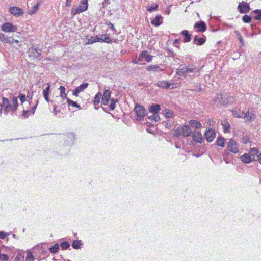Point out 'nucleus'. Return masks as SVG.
Segmentation results:
<instances>
[{
	"mask_svg": "<svg viewBox=\"0 0 261 261\" xmlns=\"http://www.w3.org/2000/svg\"><path fill=\"white\" fill-rule=\"evenodd\" d=\"M199 69L193 66H185L180 65L179 67L176 70V74L178 75L186 77L188 73L198 72Z\"/></svg>",
	"mask_w": 261,
	"mask_h": 261,
	"instance_id": "f257e3e1",
	"label": "nucleus"
},
{
	"mask_svg": "<svg viewBox=\"0 0 261 261\" xmlns=\"http://www.w3.org/2000/svg\"><path fill=\"white\" fill-rule=\"evenodd\" d=\"M11 103L9 100L5 97L2 98V103H0V116H2V111L4 109V113L7 115L10 110Z\"/></svg>",
	"mask_w": 261,
	"mask_h": 261,
	"instance_id": "f03ea898",
	"label": "nucleus"
},
{
	"mask_svg": "<svg viewBox=\"0 0 261 261\" xmlns=\"http://www.w3.org/2000/svg\"><path fill=\"white\" fill-rule=\"evenodd\" d=\"M1 30L5 32H14L17 31V27L10 22H6L1 25Z\"/></svg>",
	"mask_w": 261,
	"mask_h": 261,
	"instance_id": "7ed1b4c3",
	"label": "nucleus"
},
{
	"mask_svg": "<svg viewBox=\"0 0 261 261\" xmlns=\"http://www.w3.org/2000/svg\"><path fill=\"white\" fill-rule=\"evenodd\" d=\"M28 54L30 57L34 59H40L41 55V50L40 49H37L34 47H31L28 50Z\"/></svg>",
	"mask_w": 261,
	"mask_h": 261,
	"instance_id": "20e7f679",
	"label": "nucleus"
},
{
	"mask_svg": "<svg viewBox=\"0 0 261 261\" xmlns=\"http://www.w3.org/2000/svg\"><path fill=\"white\" fill-rule=\"evenodd\" d=\"M237 9L241 13H247L251 10L249 5L245 2L240 3Z\"/></svg>",
	"mask_w": 261,
	"mask_h": 261,
	"instance_id": "39448f33",
	"label": "nucleus"
},
{
	"mask_svg": "<svg viewBox=\"0 0 261 261\" xmlns=\"http://www.w3.org/2000/svg\"><path fill=\"white\" fill-rule=\"evenodd\" d=\"M244 119L246 121H252L256 118V113L255 111L252 108H249L247 112L245 113Z\"/></svg>",
	"mask_w": 261,
	"mask_h": 261,
	"instance_id": "423d86ee",
	"label": "nucleus"
},
{
	"mask_svg": "<svg viewBox=\"0 0 261 261\" xmlns=\"http://www.w3.org/2000/svg\"><path fill=\"white\" fill-rule=\"evenodd\" d=\"M228 150L232 153H236L239 152V149L237 143L232 139H230L227 143Z\"/></svg>",
	"mask_w": 261,
	"mask_h": 261,
	"instance_id": "0eeeda50",
	"label": "nucleus"
},
{
	"mask_svg": "<svg viewBox=\"0 0 261 261\" xmlns=\"http://www.w3.org/2000/svg\"><path fill=\"white\" fill-rule=\"evenodd\" d=\"M134 112L136 116L140 118H143L146 115L144 107L138 104L136 105L134 108Z\"/></svg>",
	"mask_w": 261,
	"mask_h": 261,
	"instance_id": "6e6552de",
	"label": "nucleus"
},
{
	"mask_svg": "<svg viewBox=\"0 0 261 261\" xmlns=\"http://www.w3.org/2000/svg\"><path fill=\"white\" fill-rule=\"evenodd\" d=\"M205 139L209 142H212L216 137V133L214 129H208L204 134Z\"/></svg>",
	"mask_w": 261,
	"mask_h": 261,
	"instance_id": "1a4fd4ad",
	"label": "nucleus"
},
{
	"mask_svg": "<svg viewBox=\"0 0 261 261\" xmlns=\"http://www.w3.org/2000/svg\"><path fill=\"white\" fill-rule=\"evenodd\" d=\"M101 102L103 105L107 106L109 104L110 97H111V92L109 90H106L103 94L102 95Z\"/></svg>",
	"mask_w": 261,
	"mask_h": 261,
	"instance_id": "9d476101",
	"label": "nucleus"
},
{
	"mask_svg": "<svg viewBox=\"0 0 261 261\" xmlns=\"http://www.w3.org/2000/svg\"><path fill=\"white\" fill-rule=\"evenodd\" d=\"M9 11L13 15L16 16H21L23 14V11L21 8L15 6L10 7Z\"/></svg>",
	"mask_w": 261,
	"mask_h": 261,
	"instance_id": "9b49d317",
	"label": "nucleus"
},
{
	"mask_svg": "<svg viewBox=\"0 0 261 261\" xmlns=\"http://www.w3.org/2000/svg\"><path fill=\"white\" fill-rule=\"evenodd\" d=\"M88 85V83H85L76 87L73 91V95L75 96H77L80 92L84 91L87 88Z\"/></svg>",
	"mask_w": 261,
	"mask_h": 261,
	"instance_id": "f8f14e48",
	"label": "nucleus"
},
{
	"mask_svg": "<svg viewBox=\"0 0 261 261\" xmlns=\"http://www.w3.org/2000/svg\"><path fill=\"white\" fill-rule=\"evenodd\" d=\"M258 150L256 148H253L251 149L250 151V155L252 156V158L254 161H258L259 162V159L261 157V152L258 154Z\"/></svg>",
	"mask_w": 261,
	"mask_h": 261,
	"instance_id": "ddd939ff",
	"label": "nucleus"
},
{
	"mask_svg": "<svg viewBox=\"0 0 261 261\" xmlns=\"http://www.w3.org/2000/svg\"><path fill=\"white\" fill-rule=\"evenodd\" d=\"M194 27L197 28L198 32H204L206 30V25L204 21L197 22Z\"/></svg>",
	"mask_w": 261,
	"mask_h": 261,
	"instance_id": "4468645a",
	"label": "nucleus"
},
{
	"mask_svg": "<svg viewBox=\"0 0 261 261\" xmlns=\"http://www.w3.org/2000/svg\"><path fill=\"white\" fill-rule=\"evenodd\" d=\"M162 17L161 15H157L151 21V24L158 27L163 23Z\"/></svg>",
	"mask_w": 261,
	"mask_h": 261,
	"instance_id": "2eb2a0df",
	"label": "nucleus"
},
{
	"mask_svg": "<svg viewBox=\"0 0 261 261\" xmlns=\"http://www.w3.org/2000/svg\"><path fill=\"white\" fill-rule=\"evenodd\" d=\"M193 140L197 142L200 143L202 140V136L201 134L197 131H195L192 134Z\"/></svg>",
	"mask_w": 261,
	"mask_h": 261,
	"instance_id": "dca6fc26",
	"label": "nucleus"
},
{
	"mask_svg": "<svg viewBox=\"0 0 261 261\" xmlns=\"http://www.w3.org/2000/svg\"><path fill=\"white\" fill-rule=\"evenodd\" d=\"M12 102L10 106V110L14 112L17 109L18 103V99L17 97H13L12 99Z\"/></svg>",
	"mask_w": 261,
	"mask_h": 261,
	"instance_id": "f3484780",
	"label": "nucleus"
},
{
	"mask_svg": "<svg viewBox=\"0 0 261 261\" xmlns=\"http://www.w3.org/2000/svg\"><path fill=\"white\" fill-rule=\"evenodd\" d=\"M162 65H152L147 67L146 70L147 71H163L164 69L161 68Z\"/></svg>",
	"mask_w": 261,
	"mask_h": 261,
	"instance_id": "a211bd4d",
	"label": "nucleus"
},
{
	"mask_svg": "<svg viewBox=\"0 0 261 261\" xmlns=\"http://www.w3.org/2000/svg\"><path fill=\"white\" fill-rule=\"evenodd\" d=\"M182 134L184 137H188L191 134V130L188 125H184L181 128Z\"/></svg>",
	"mask_w": 261,
	"mask_h": 261,
	"instance_id": "6ab92c4d",
	"label": "nucleus"
},
{
	"mask_svg": "<svg viewBox=\"0 0 261 261\" xmlns=\"http://www.w3.org/2000/svg\"><path fill=\"white\" fill-rule=\"evenodd\" d=\"M224 95L221 94H217L216 96L214 98L213 100L218 104L221 105H224Z\"/></svg>",
	"mask_w": 261,
	"mask_h": 261,
	"instance_id": "aec40b11",
	"label": "nucleus"
},
{
	"mask_svg": "<svg viewBox=\"0 0 261 261\" xmlns=\"http://www.w3.org/2000/svg\"><path fill=\"white\" fill-rule=\"evenodd\" d=\"M147 53V50H143L140 54V56L141 58H145L146 61L149 62L152 61L153 56L148 55Z\"/></svg>",
	"mask_w": 261,
	"mask_h": 261,
	"instance_id": "412c9836",
	"label": "nucleus"
},
{
	"mask_svg": "<svg viewBox=\"0 0 261 261\" xmlns=\"http://www.w3.org/2000/svg\"><path fill=\"white\" fill-rule=\"evenodd\" d=\"M241 160L245 163H250L253 159L252 158V156H250L248 154H244L240 157Z\"/></svg>",
	"mask_w": 261,
	"mask_h": 261,
	"instance_id": "4be33fe9",
	"label": "nucleus"
},
{
	"mask_svg": "<svg viewBox=\"0 0 261 261\" xmlns=\"http://www.w3.org/2000/svg\"><path fill=\"white\" fill-rule=\"evenodd\" d=\"M0 40L4 43H13V41H14V39H13L11 40L10 38H9L6 35L0 33Z\"/></svg>",
	"mask_w": 261,
	"mask_h": 261,
	"instance_id": "5701e85b",
	"label": "nucleus"
},
{
	"mask_svg": "<svg viewBox=\"0 0 261 261\" xmlns=\"http://www.w3.org/2000/svg\"><path fill=\"white\" fill-rule=\"evenodd\" d=\"M50 85L48 83L47 84V87L43 89V96L45 98V99L46 100V101L49 102V91H50Z\"/></svg>",
	"mask_w": 261,
	"mask_h": 261,
	"instance_id": "b1692460",
	"label": "nucleus"
},
{
	"mask_svg": "<svg viewBox=\"0 0 261 261\" xmlns=\"http://www.w3.org/2000/svg\"><path fill=\"white\" fill-rule=\"evenodd\" d=\"M181 34L184 36V42H189L190 41L192 35L189 33L188 31L183 30L181 32Z\"/></svg>",
	"mask_w": 261,
	"mask_h": 261,
	"instance_id": "393cba45",
	"label": "nucleus"
},
{
	"mask_svg": "<svg viewBox=\"0 0 261 261\" xmlns=\"http://www.w3.org/2000/svg\"><path fill=\"white\" fill-rule=\"evenodd\" d=\"M160 109V106L159 105L152 104L149 108V112L153 114H157Z\"/></svg>",
	"mask_w": 261,
	"mask_h": 261,
	"instance_id": "a878e982",
	"label": "nucleus"
},
{
	"mask_svg": "<svg viewBox=\"0 0 261 261\" xmlns=\"http://www.w3.org/2000/svg\"><path fill=\"white\" fill-rule=\"evenodd\" d=\"M190 126L196 129L200 128L202 127L201 124L198 121L192 120L189 122Z\"/></svg>",
	"mask_w": 261,
	"mask_h": 261,
	"instance_id": "bb28decb",
	"label": "nucleus"
},
{
	"mask_svg": "<svg viewBox=\"0 0 261 261\" xmlns=\"http://www.w3.org/2000/svg\"><path fill=\"white\" fill-rule=\"evenodd\" d=\"M156 85L159 87L168 88L171 86V84L167 81H159L156 83Z\"/></svg>",
	"mask_w": 261,
	"mask_h": 261,
	"instance_id": "cd10ccee",
	"label": "nucleus"
},
{
	"mask_svg": "<svg viewBox=\"0 0 261 261\" xmlns=\"http://www.w3.org/2000/svg\"><path fill=\"white\" fill-rule=\"evenodd\" d=\"M194 43H196L198 45H201L205 42V38H198L197 36L194 37Z\"/></svg>",
	"mask_w": 261,
	"mask_h": 261,
	"instance_id": "c85d7f7f",
	"label": "nucleus"
},
{
	"mask_svg": "<svg viewBox=\"0 0 261 261\" xmlns=\"http://www.w3.org/2000/svg\"><path fill=\"white\" fill-rule=\"evenodd\" d=\"M233 115L239 118L245 117V113L239 109H236L233 111Z\"/></svg>",
	"mask_w": 261,
	"mask_h": 261,
	"instance_id": "c756f323",
	"label": "nucleus"
},
{
	"mask_svg": "<svg viewBox=\"0 0 261 261\" xmlns=\"http://www.w3.org/2000/svg\"><path fill=\"white\" fill-rule=\"evenodd\" d=\"M99 42H105L110 43L112 42V40L106 34H102L100 37H99Z\"/></svg>",
	"mask_w": 261,
	"mask_h": 261,
	"instance_id": "7c9ffc66",
	"label": "nucleus"
},
{
	"mask_svg": "<svg viewBox=\"0 0 261 261\" xmlns=\"http://www.w3.org/2000/svg\"><path fill=\"white\" fill-rule=\"evenodd\" d=\"M253 14H256V16L254 17V19L257 20H261V10L259 9H256L255 10L252 11L250 13V15H252Z\"/></svg>",
	"mask_w": 261,
	"mask_h": 261,
	"instance_id": "2f4dec72",
	"label": "nucleus"
},
{
	"mask_svg": "<svg viewBox=\"0 0 261 261\" xmlns=\"http://www.w3.org/2000/svg\"><path fill=\"white\" fill-rule=\"evenodd\" d=\"M234 101V98L232 96H228L225 94L224 96V105L229 103H232Z\"/></svg>",
	"mask_w": 261,
	"mask_h": 261,
	"instance_id": "473e14b6",
	"label": "nucleus"
},
{
	"mask_svg": "<svg viewBox=\"0 0 261 261\" xmlns=\"http://www.w3.org/2000/svg\"><path fill=\"white\" fill-rule=\"evenodd\" d=\"M82 245V243H81V241L76 240L73 241L72 246L74 249H78L81 248Z\"/></svg>",
	"mask_w": 261,
	"mask_h": 261,
	"instance_id": "72a5a7b5",
	"label": "nucleus"
},
{
	"mask_svg": "<svg viewBox=\"0 0 261 261\" xmlns=\"http://www.w3.org/2000/svg\"><path fill=\"white\" fill-rule=\"evenodd\" d=\"M216 144L220 147H224L225 145V140L223 137H219L216 141Z\"/></svg>",
	"mask_w": 261,
	"mask_h": 261,
	"instance_id": "f704fd0d",
	"label": "nucleus"
},
{
	"mask_svg": "<svg viewBox=\"0 0 261 261\" xmlns=\"http://www.w3.org/2000/svg\"><path fill=\"white\" fill-rule=\"evenodd\" d=\"M102 94L100 92H98L95 96L94 97V105H95V107L98 105L100 102V100L101 98L102 99Z\"/></svg>",
	"mask_w": 261,
	"mask_h": 261,
	"instance_id": "c9c22d12",
	"label": "nucleus"
},
{
	"mask_svg": "<svg viewBox=\"0 0 261 261\" xmlns=\"http://www.w3.org/2000/svg\"><path fill=\"white\" fill-rule=\"evenodd\" d=\"M88 0H82L79 7L81 9H84V11L88 9Z\"/></svg>",
	"mask_w": 261,
	"mask_h": 261,
	"instance_id": "e433bc0d",
	"label": "nucleus"
},
{
	"mask_svg": "<svg viewBox=\"0 0 261 261\" xmlns=\"http://www.w3.org/2000/svg\"><path fill=\"white\" fill-rule=\"evenodd\" d=\"M59 249V245L58 243L55 244L54 246H52L51 247L49 248V251L51 253H56L58 252V250Z\"/></svg>",
	"mask_w": 261,
	"mask_h": 261,
	"instance_id": "4c0bfd02",
	"label": "nucleus"
},
{
	"mask_svg": "<svg viewBox=\"0 0 261 261\" xmlns=\"http://www.w3.org/2000/svg\"><path fill=\"white\" fill-rule=\"evenodd\" d=\"M67 102L69 106H72L73 107H76L77 108H79V109H81V107L79 105H78L76 102L71 100V99L69 98H67Z\"/></svg>",
	"mask_w": 261,
	"mask_h": 261,
	"instance_id": "58836bf2",
	"label": "nucleus"
},
{
	"mask_svg": "<svg viewBox=\"0 0 261 261\" xmlns=\"http://www.w3.org/2000/svg\"><path fill=\"white\" fill-rule=\"evenodd\" d=\"M96 42H99V37L98 36L92 37L89 39L87 42V44H92Z\"/></svg>",
	"mask_w": 261,
	"mask_h": 261,
	"instance_id": "ea45409f",
	"label": "nucleus"
},
{
	"mask_svg": "<svg viewBox=\"0 0 261 261\" xmlns=\"http://www.w3.org/2000/svg\"><path fill=\"white\" fill-rule=\"evenodd\" d=\"M84 11V9H81L80 7H79L77 8H75V9H72L71 11V14L73 15H75L76 14H80V13Z\"/></svg>",
	"mask_w": 261,
	"mask_h": 261,
	"instance_id": "a19ab883",
	"label": "nucleus"
},
{
	"mask_svg": "<svg viewBox=\"0 0 261 261\" xmlns=\"http://www.w3.org/2000/svg\"><path fill=\"white\" fill-rule=\"evenodd\" d=\"M117 101V100H115L114 98L111 99V103L109 106L110 110H114L115 109L116 103Z\"/></svg>",
	"mask_w": 261,
	"mask_h": 261,
	"instance_id": "79ce46f5",
	"label": "nucleus"
},
{
	"mask_svg": "<svg viewBox=\"0 0 261 261\" xmlns=\"http://www.w3.org/2000/svg\"><path fill=\"white\" fill-rule=\"evenodd\" d=\"M251 16L252 15H245L243 16L242 20L244 23H250L251 21Z\"/></svg>",
	"mask_w": 261,
	"mask_h": 261,
	"instance_id": "37998d69",
	"label": "nucleus"
},
{
	"mask_svg": "<svg viewBox=\"0 0 261 261\" xmlns=\"http://www.w3.org/2000/svg\"><path fill=\"white\" fill-rule=\"evenodd\" d=\"M35 258L32 253L29 251L27 252V256L25 258V261H34Z\"/></svg>",
	"mask_w": 261,
	"mask_h": 261,
	"instance_id": "c03bdc74",
	"label": "nucleus"
},
{
	"mask_svg": "<svg viewBox=\"0 0 261 261\" xmlns=\"http://www.w3.org/2000/svg\"><path fill=\"white\" fill-rule=\"evenodd\" d=\"M60 246L62 249L65 250L67 249L70 247V244L67 241H63L61 243Z\"/></svg>",
	"mask_w": 261,
	"mask_h": 261,
	"instance_id": "a18cd8bd",
	"label": "nucleus"
},
{
	"mask_svg": "<svg viewBox=\"0 0 261 261\" xmlns=\"http://www.w3.org/2000/svg\"><path fill=\"white\" fill-rule=\"evenodd\" d=\"M165 115L166 118H172L173 116V113L170 110H165Z\"/></svg>",
	"mask_w": 261,
	"mask_h": 261,
	"instance_id": "49530a36",
	"label": "nucleus"
},
{
	"mask_svg": "<svg viewBox=\"0 0 261 261\" xmlns=\"http://www.w3.org/2000/svg\"><path fill=\"white\" fill-rule=\"evenodd\" d=\"M181 128H177V129L174 130V136L175 137H179L181 135Z\"/></svg>",
	"mask_w": 261,
	"mask_h": 261,
	"instance_id": "de8ad7c7",
	"label": "nucleus"
},
{
	"mask_svg": "<svg viewBox=\"0 0 261 261\" xmlns=\"http://www.w3.org/2000/svg\"><path fill=\"white\" fill-rule=\"evenodd\" d=\"M38 8H39V3H37L36 5H34L32 9L29 12V14H31V15L34 14L38 10Z\"/></svg>",
	"mask_w": 261,
	"mask_h": 261,
	"instance_id": "09e8293b",
	"label": "nucleus"
},
{
	"mask_svg": "<svg viewBox=\"0 0 261 261\" xmlns=\"http://www.w3.org/2000/svg\"><path fill=\"white\" fill-rule=\"evenodd\" d=\"M149 119L154 120L155 122H158L160 120V117L157 114H153L151 116H148Z\"/></svg>",
	"mask_w": 261,
	"mask_h": 261,
	"instance_id": "8fccbe9b",
	"label": "nucleus"
},
{
	"mask_svg": "<svg viewBox=\"0 0 261 261\" xmlns=\"http://www.w3.org/2000/svg\"><path fill=\"white\" fill-rule=\"evenodd\" d=\"M31 114V111L29 110H23L22 111V116L24 118H28L30 115Z\"/></svg>",
	"mask_w": 261,
	"mask_h": 261,
	"instance_id": "3c124183",
	"label": "nucleus"
},
{
	"mask_svg": "<svg viewBox=\"0 0 261 261\" xmlns=\"http://www.w3.org/2000/svg\"><path fill=\"white\" fill-rule=\"evenodd\" d=\"M18 97L20 99V100L21 102V104H23L24 102L26 100V96L24 94L20 93L19 94Z\"/></svg>",
	"mask_w": 261,
	"mask_h": 261,
	"instance_id": "603ef678",
	"label": "nucleus"
},
{
	"mask_svg": "<svg viewBox=\"0 0 261 261\" xmlns=\"http://www.w3.org/2000/svg\"><path fill=\"white\" fill-rule=\"evenodd\" d=\"M158 8V4H153V5L151 6L150 7L147 8V10L149 12H152L153 10H156Z\"/></svg>",
	"mask_w": 261,
	"mask_h": 261,
	"instance_id": "864d4df0",
	"label": "nucleus"
},
{
	"mask_svg": "<svg viewBox=\"0 0 261 261\" xmlns=\"http://www.w3.org/2000/svg\"><path fill=\"white\" fill-rule=\"evenodd\" d=\"M23 258H24L23 253H18V255L16 256L15 259L17 261H20L21 259H23Z\"/></svg>",
	"mask_w": 261,
	"mask_h": 261,
	"instance_id": "5fc2aeb1",
	"label": "nucleus"
},
{
	"mask_svg": "<svg viewBox=\"0 0 261 261\" xmlns=\"http://www.w3.org/2000/svg\"><path fill=\"white\" fill-rule=\"evenodd\" d=\"M142 58H141L140 55L138 58V60L134 61L133 62L135 63V64H143V63H142V62L143 61Z\"/></svg>",
	"mask_w": 261,
	"mask_h": 261,
	"instance_id": "6e6d98bb",
	"label": "nucleus"
},
{
	"mask_svg": "<svg viewBox=\"0 0 261 261\" xmlns=\"http://www.w3.org/2000/svg\"><path fill=\"white\" fill-rule=\"evenodd\" d=\"M249 138L248 137H247V136H243L242 138V142L244 143V144H246L248 142H249Z\"/></svg>",
	"mask_w": 261,
	"mask_h": 261,
	"instance_id": "4d7b16f0",
	"label": "nucleus"
},
{
	"mask_svg": "<svg viewBox=\"0 0 261 261\" xmlns=\"http://www.w3.org/2000/svg\"><path fill=\"white\" fill-rule=\"evenodd\" d=\"M9 259V256L6 254H1V259L3 261H7Z\"/></svg>",
	"mask_w": 261,
	"mask_h": 261,
	"instance_id": "13d9d810",
	"label": "nucleus"
},
{
	"mask_svg": "<svg viewBox=\"0 0 261 261\" xmlns=\"http://www.w3.org/2000/svg\"><path fill=\"white\" fill-rule=\"evenodd\" d=\"M38 103V100H37L36 104L34 106L32 107L31 109L30 110L31 111V114H34L35 113Z\"/></svg>",
	"mask_w": 261,
	"mask_h": 261,
	"instance_id": "bf43d9fd",
	"label": "nucleus"
},
{
	"mask_svg": "<svg viewBox=\"0 0 261 261\" xmlns=\"http://www.w3.org/2000/svg\"><path fill=\"white\" fill-rule=\"evenodd\" d=\"M235 33L237 34V35L238 36V39H239L240 42L242 44V43H243V38L242 37V36H241V34L238 31H235Z\"/></svg>",
	"mask_w": 261,
	"mask_h": 261,
	"instance_id": "052dcab7",
	"label": "nucleus"
},
{
	"mask_svg": "<svg viewBox=\"0 0 261 261\" xmlns=\"http://www.w3.org/2000/svg\"><path fill=\"white\" fill-rule=\"evenodd\" d=\"M68 136L72 140H74L75 138V135L73 133H70L68 134Z\"/></svg>",
	"mask_w": 261,
	"mask_h": 261,
	"instance_id": "680f3d73",
	"label": "nucleus"
},
{
	"mask_svg": "<svg viewBox=\"0 0 261 261\" xmlns=\"http://www.w3.org/2000/svg\"><path fill=\"white\" fill-rule=\"evenodd\" d=\"M57 106L56 105H54L53 113H54V115H57V113L60 112V111H58L57 110Z\"/></svg>",
	"mask_w": 261,
	"mask_h": 261,
	"instance_id": "e2e57ef3",
	"label": "nucleus"
},
{
	"mask_svg": "<svg viewBox=\"0 0 261 261\" xmlns=\"http://www.w3.org/2000/svg\"><path fill=\"white\" fill-rule=\"evenodd\" d=\"M59 89L60 90V93L61 94H64L65 93V88L64 86H60L59 88Z\"/></svg>",
	"mask_w": 261,
	"mask_h": 261,
	"instance_id": "0e129e2a",
	"label": "nucleus"
},
{
	"mask_svg": "<svg viewBox=\"0 0 261 261\" xmlns=\"http://www.w3.org/2000/svg\"><path fill=\"white\" fill-rule=\"evenodd\" d=\"M33 94L30 93H28L27 97L29 99V101H30L32 98Z\"/></svg>",
	"mask_w": 261,
	"mask_h": 261,
	"instance_id": "69168bd1",
	"label": "nucleus"
},
{
	"mask_svg": "<svg viewBox=\"0 0 261 261\" xmlns=\"http://www.w3.org/2000/svg\"><path fill=\"white\" fill-rule=\"evenodd\" d=\"M72 2V0H66V6L69 7Z\"/></svg>",
	"mask_w": 261,
	"mask_h": 261,
	"instance_id": "338daca9",
	"label": "nucleus"
},
{
	"mask_svg": "<svg viewBox=\"0 0 261 261\" xmlns=\"http://www.w3.org/2000/svg\"><path fill=\"white\" fill-rule=\"evenodd\" d=\"M5 238V234L3 232L0 231V238L4 239Z\"/></svg>",
	"mask_w": 261,
	"mask_h": 261,
	"instance_id": "774afa93",
	"label": "nucleus"
}]
</instances>
